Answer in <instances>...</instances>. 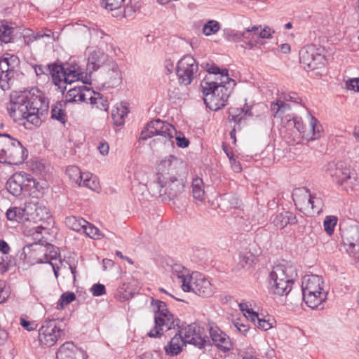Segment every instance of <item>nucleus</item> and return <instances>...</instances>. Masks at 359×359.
<instances>
[{"mask_svg":"<svg viewBox=\"0 0 359 359\" xmlns=\"http://www.w3.org/2000/svg\"><path fill=\"white\" fill-rule=\"evenodd\" d=\"M79 187H85L89 189L97 191L100 189V182L96 176L89 172H84Z\"/></svg>","mask_w":359,"mask_h":359,"instance_id":"42","label":"nucleus"},{"mask_svg":"<svg viewBox=\"0 0 359 359\" xmlns=\"http://www.w3.org/2000/svg\"><path fill=\"white\" fill-rule=\"evenodd\" d=\"M44 229H46V228L42 227L41 224H37L29 229L26 226L24 232L27 236H31L34 240L40 241L42 238L41 231Z\"/></svg>","mask_w":359,"mask_h":359,"instance_id":"55","label":"nucleus"},{"mask_svg":"<svg viewBox=\"0 0 359 359\" xmlns=\"http://www.w3.org/2000/svg\"><path fill=\"white\" fill-rule=\"evenodd\" d=\"M345 86L348 90L359 92V78L349 79L346 81Z\"/></svg>","mask_w":359,"mask_h":359,"instance_id":"60","label":"nucleus"},{"mask_svg":"<svg viewBox=\"0 0 359 359\" xmlns=\"http://www.w3.org/2000/svg\"><path fill=\"white\" fill-rule=\"evenodd\" d=\"M187 344L182 334L177 331L168 344L165 346L164 350L167 355L175 356L182 352Z\"/></svg>","mask_w":359,"mask_h":359,"instance_id":"27","label":"nucleus"},{"mask_svg":"<svg viewBox=\"0 0 359 359\" xmlns=\"http://www.w3.org/2000/svg\"><path fill=\"white\" fill-rule=\"evenodd\" d=\"M271 220L274 226L280 229H283L287 224H296L298 222L296 215L288 211H284L276 214L271 218Z\"/></svg>","mask_w":359,"mask_h":359,"instance_id":"28","label":"nucleus"},{"mask_svg":"<svg viewBox=\"0 0 359 359\" xmlns=\"http://www.w3.org/2000/svg\"><path fill=\"white\" fill-rule=\"evenodd\" d=\"M290 104L278 98L276 102L271 103V112L274 118H280L281 125L284 126L283 118L287 116V112L290 111Z\"/></svg>","mask_w":359,"mask_h":359,"instance_id":"29","label":"nucleus"},{"mask_svg":"<svg viewBox=\"0 0 359 359\" xmlns=\"http://www.w3.org/2000/svg\"><path fill=\"white\" fill-rule=\"evenodd\" d=\"M325 172L333 182L346 190H353L357 185V174L345 162H330L327 165Z\"/></svg>","mask_w":359,"mask_h":359,"instance_id":"9","label":"nucleus"},{"mask_svg":"<svg viewBox=\"0 0 359 359\" xmlns=\"http://www.w3.org/2000/svg\"><path fill=\"white\" fill-rule=\"evenodd\" d=\"M44 186L45 183L41 184L31 175L23 172L14 173L6 184L8 191L16 197L28 195L38 198Z\"/></svg>","mask_w":359,"mask_h":359,"instance_id":"4","label":"nucleus"},{"mask_svg":"<svg viewBox=\"0 0 359 359\" xmlns=\"http://www.w3.org/2000/svg\"><path fill=\"white\" fill-rule=\"evenodd\" d=\"M345 251L359 260V225L351 227L343 237Z\"/></svg>","mask_w":359,"mask_h":359,"instance_id":"18","label":"nucleus"},{"mask_svg":"<svg viewBox=\"0 0 359 359\" xmlns=\"http://www.w3.org/2000/svg\"><path fill=\"white\" fill-rule=\"evenodd\" d=\"M149 189L153 195H158L162 201H170L183 193L184 182L175 176L158 177L156 181L150 183Z\"/></svg>","mask_w":359,"mask_h":359,"instance_id":"7","label":"nucleus"},{"mask_svg":"<svg viewBox=\"0 0 359 359\" xmlns=\"http://www.w3.org/2000/svg\"><path fill=\"white\" fill-rule=\"evenodd\" d=\"M6 217L10 221H16L20 223L27 222V203L24 207H13L6 211Z\"/></svg>","mask_w":359,"mask_h":359,"instance_id":"34","label":"nucleus"},{"mask_svg":"<svg viewBox=\"0 0 359 359\" xmlns=\"http://www.w3.org/2000/svg\"><path fill=\"white\" fill-rule=\"evenodd\" d=\"M198 70V63L190 55L182 57L176 66V74L179 83L188 86L197 76Z\"/></svg>","mask_w":359,"mask_h":359,"instance_id":"11","label":"nucleus"},{"mask_svg":"<svg viewBox=\"0 0 359 359\" xmlns=\"http://www.w3.org/2000/svg\"><path fill=\"white\" fill-rule=\"evenodd\" d=\"M229 119L231 122H234L239 126L241 121L245 116H252L251 113V108L246 107L245 108H231L229 111Z\"/></svg>","mask_w":359,"mask_h":359,"instance_id":"36","label":"nucleus"},{"mask_svg":"<svg viewBox=\"0 0 359 359\" xmlns=\"http://www.w3.org/2000/svg\"><path fill=\"white\" fill-rule=\"evenodd\" d=\"M50 217L49 209L42 203H27V222L37 224L39 222H47Z\"/></svg>","mask_w":359,"mask_h":359,"instance_id":"15","label":"nucleus"},{"mask_svg":"<svg viewBox=\"0 0 359 359\" xmlns=\"http://www.w3.org/2000/svg\"><path fill=\"white\" fill-rule=\"evenodd\" d=\"M278 99L285 102H291L294 104H301L302 98L294 92H284L278 95Z\"/></svg>","mask_w":359,"mask_h":359,"instance_id":"54","label":"nucleus"},{"mask_svg":"<svg viewBox=\"0 0 359 359\" xmlns=\"http://www.w3.org/2000/svg\"><path fill=\"white\" fill-rule=\"evenodd\" d=\"M15 76L14 66L8 57L0 59V88L6 90L10 88Z\"/></svg>","mask_w":359,"mask_h":359,"instance_id":"23","label":"nucleus"},{"mask_svg":"<svg viewBox=\"0 0 359 359\" xmlns=\"http://www.w3.org/2000/svg\"><path fill=\"white\" fill-rule=\"evenodd\" d=\"M292 199L296 205H301L302 203L306 201L308 205H310L313 212H320L322 209V201L320 198L311 195L307 189H296L292 193Z\"/></svg>","mask_w":359,"mask_h":359,"instance_id":"17","label":"nucleus"},{"mask_svg":"<svg viewBox=\"0 0 359 359\" xmlns=\"http://www.w3.org/2000/svg\"><path fill=\"white\" fill-rule=\"evenodd\" d=\"M190 273V271L180 264H175L172 266V278L178 283L181 284L183 291L188 290L186 282V278Z\"/></svg>","mask_w":359,"mask_h":359,"instance_id":"31","label":"nucleus"},{"mask_svg":"<svg viewBox=\"0 0 359 359\" xmlns=\"http://www.w3.org/2000/svg\"><path fill=\"white\" fill-rule=\"evenodd\" d=\"M254 324L258 329L267 331L276 326V320L273 316L267 315L260 317L257 313V319Z\"/></svg>","mask_w":359,"mask_h":359,"instance_id":"43","label":"nucleus"},{"mask_svg":"<svg viewBox=\"0 0 359 359\" xmlns=\"http://www.w3.org/2000/svg\"><path fill=\"white\" fill-rule=\"evenodd\" d=\"M320 127L318 120L311 116L310 118V128L313 132L312 139H316L319 136Z\"/></svg>","mask_w":359,"mask_h":359,"instance_id":"58","label":"nucleus"},{"mask_svg":"<svg viewBox=\"0 0 359 359\" xmlns=\"http://www.w3.org/2000/svg\"><path fill=\"white\" fill-rule=\"evenodd\" d=\"M76 299V295L72 292H66L62 294L60 299L57 300L56 303L55 308L58 310L64 309V307L71 302H72Z\"/></svg>","mask_w":359,"mask_h":359,"instance_id":"48","label":"nucleus"},{"mask_svg":"<svg viewBox=\"0 0 359 359\" xmlns=\"http://www.w3.org/2000/svg\"><path fill=\"white\" fill-rule=\"evenodd\" d=\"M65 224L73 231L82 232L83 227L87 226L88 222L81 217L69 216L65 218Z\"/></svg>","mask_w":359,"mask_h":359,"instance_id":"41","label":"nucleus"},{"mask_svg":"<svg viewBox=\"0 0 359 359\" xmlns=\"http://www.w3.org/2000/svg\"><path fill=\"white\" fill-rule=\"evenodd\" d=\"M83 174L79 167L75 165L68 166L66 169V175L75 184L79 186L83 179Z\"/></svg>","mask_w":359,"mask_h":359,"instance_id":"45","label":"nucleus"},{"mask_svg":"<svg viewBox=\"0 0 359 359\" xmlns=\"http://www.w3.org/2000/svg\"><path fill=\"white\" fill-rule=\"evenodd\" d=\"M223 201L227 202L231 208H239L242 204L241 201L236 195L231 194H224Z\"/></svg>","mask_w":359,"mask_h":359,"instance_id":"57","label":"nucleus"},{"mask_svg":"<svg viewBox=\"0 0 359 359\" xmlns=\"http://www.w3.org/2000/svg\"><path fill=\"white\" fill-rule=\"evenodd\" d=\"M46 251V246L37 243L28 245L23 248L25 258L33 264L49 262Z\"/></svg>","mask_w":359,"mask_h":359,"instance_id":"20","label":"nucleus"},{"mask_svg":"<svg viewBox=\"0 0 359 359\" xmlns=\"http://www.w3.org/2000/svg\"><path fill=\"white\" fill-rule=\"evenodd\" d=\"M48 71L55 85L60 86L61 82H64V77L65 76L64 67L57 65H50L48 66Z\"/></svg>","mask_w":359,"mask_h":359,"instance_id":"44","label":"nucleus"},{"mask_svg":"<svg viewBox=\"0 0 359 359\" xmlns=\"http://www.w3.org/2000/svg\"><path fill=\"white\" fill-rule=\"evenodd\" d=\"M13 32V29L8 22H0V41L1 42H10L12 39Z\"/></svg>","mask_w":359,"mask_h":359,"instance_id":"46","label":"nucleus"},{"mask_svg":"<svg viewBox=\"0 0 359 359\" xmlns=\"http://www.w3.org/2000/svg\"><path fill=\"white\" fill-rule=\"evenodd\" d=\"M235 85V81L227 83L215 81L211 76L204 78L201 83V88L206 107L212 111L224 107Z\"/></svg>","mask_w":359,"mask_h":359,"instance_id":"2","label":"nucleus"},{"mask_svg":"<svg viewBox=\"0 0 359 359\" xmlns=\"http://www.w3.org/2000/svg\"><path fill=\"white\" fill-rule=\"evenodd\" d=\"M255 257L250 252H242L239 254V264L241 267H250L254 262Z\"/></svg>","mask_w":359,"mask_h":359,"instance_id":"53","label":"nucleus"},{"mask_svg":"<svg viewBox=\"0 0 359 359\" xmlns=\"http://www.w3.org/2000/svg\"><path fill=\"white\" fill-rule=\"evenodd\" d=\"M63 107L64 104L62 102H57L53 106L51 109L52 118L57 120L62 123L66 122V114Z\"/></svg>","mask_w":359,"mask_h":359,"instance_id":"47","label":"nucleus"},{"mask_svg":"<svg viewBox=\"0 0 359 359\" xmlns=\"http://www.w3.org/2000/svg\"><path fill=\"white\" fill-rule=\"evenodd\" d=\"M194 278L195 279V285L193 286L194 288H191L190 286H188V290H184V292H192L203 297H211L215 292V287L203 274L194 272Z\"/></svg>","mask_w":359,"mask_h":359,"instance_id":"16","label":"nucleus"},{"mask_svg":"<svg viewBox=\"0 0 359 359\" xmlns=\"http://www.w3.org/2000/svg\"><path fill=\"white\" fill-rule=\"evenodd\" d=\"M284 127L295 128L300 133L304 134L305 126L301 117L297 116L294 114H287L283 118Z\"/></svg>","mask_w":359,"mask_h":359,"instance_id":"39","label":"nucleus"},{"mask_svg":"<svg viewBox=\"0 0 359 359\" xmlns=\"http://www.w3.org/2000/svg\"><path fill=\"white\" fill-rule=\"evenodd\" d=\"M123 2L124 0H101L102 6L110 11L121 9Z\"/></svg>","mask_w":359,"mask_h":359,"instance_id":"56","label":"nucleus"},{"mask_svg":"<svg viewBox=\"0 0 359 359\" xmlns=\"http://www.w3.org/2000/svg\"><path fill=\"white\" fill-rule=\"evenodd\" d=\"M239 308L247 319L255 323L258 313L252 310L250 304H248L247 302H241L239 304Z\"/></svg>","mask_w":359,"mask_h":359,"instance_id":"49","label":"nucleus"},{"mask_svg":"<svg viewBox=\"0 0 359 359\" xmlns=\"http://www.w3.org/2000/svg\"><path fill=\"white\" fill-rule=\"evenodd\" d=\"M178 159L175 156L170 155L162 159L157 166L158 177H169L176 171Z\"/></svg>","mask_w":359,"mask_h":359,"instance_id":"26","label":"nucleus"},{"mask_svg":"<svg viewBox=\"0 0 359 359\" xmlns=\"http://www.w3.org/2000/svg\"><path fill=\"white\" fill-rule=\"evenodd\" d=\"M207 75L205 78H207L211 76V78H213L215 81H234L231 79L228 74V71L226 69H223L221 71L219 68L215 65H211L209 67H207Z\"/></svg>","mask_w":359,"mask_h":359,"instance_id":"37","label":"nucleus"},{"mask_svg":"<svg viewBox=\"0 0 359 359\" xmlns=\"http://www.w3.org/2000/svg\"><path fill=\"white\" fill-rule=\"evenodd\" d=\"M105 58L106 55L100 50H94L89 53L87 62V70L89 71L90 75L92 72L98 69L102 66Z\"/></svg>","mask_w":359,"mask_h":359,"instance_id":"30","label":"nucleus"},{"mask_svg":"<svg viewBox=\"0 0 359 359\" xmlns=\"http://www.w3.org/2000/svg\"><path fill=\"white\" fill-rule=\"evenodd\" d=\"M28 151L21 142L7 133H0V163L9 165L22 163Z\"/></svg>","mask_w":359,"mask_h":359,"instance_id":"6","label":"nucleus"},{"mask_svg":"<svg viewBox=\"0 0 359 359\" xmlns=\"http://www.w3.org/2000/svg\"><path fill=\"white\" fill-rule=\"evenodd\" d=\"M260 27L257 26V36H258V42L259 43V40L261 39H269L271 37L272 34L274 32L271 28L266 27L264 29H260Z\"/></svg>","mask_w":359,"mask_h":359,"instance_id":"59","label":"nucleus"},{"mask_svg":"<svg viewBox=\"0 0 359 359\" xmlns=\"http://www.w3.org/2000/svg\"><path fill=\"white\" fill-rule=\"evenodd\" d=\"M263 217V213L257 208L244 212L243 215L241 216V219L243 220L246 227L262 224L264 222Z\"/></svg>","mask_w":359,"mask_h":359,"instance_id":"32","label":"nucleus"},{"mask_svg":"<svg viewBox=\"0 0 359 359\" xmlns=\"http://www.w3.org/2000/svg\"><path fill=\"white\" fill-rule=\"evenodd\" d=\"M64 334V330L55 319L46 320L39 330V340L46 346H54Z\"/></svg>","mask_w":359,"mask_h":359,"instance_id":"12","label":"nucleus"},{"mask_svg":"<svg viewBox=\"0 0 359 359\" xmlns=\"http://www.w3.org/2000/svg\"><path fill=\"white\" fill-rule=\"evenodd\" d=\"M228 39L233 42H243V32L231 31L228 35Z\"/></svg>","mask_w":359,"mask_h":359,"instance_id":"64","label":"nucleus"},{"mask_svg":"<svg viewBox=\"0 0 359 359\" xmlns=\"http://www.w3.org/2000/svg\"><path fill=\"white\" fill-rule=\"evenodd\" d=\"M337 217L333 215L326 216L324 222L323 226L325 231L329 235L331 236L334 233V228L337 223Z\"/></svg>","mask_w":359,"mask_h":359,"instance_id":"51","label":"nucleus"},{"mask_svg":"<svg viewBox=\"0 0 359 359\" xmlns=\"http://www.w3.org/2000/svg\"><path fill=\"white\" fill-rule=\"evenodd\" d=\"M323 278L318 275L309 274L303 277L302 290L303 300L311 309H317L327 299Z\"/></svg>","mask_w":359,"mask_h":359,"instance_id":"5","label":"nucleus"},{"mask_svg":"<svg viewBox=\"0 0 359 359\" xmlns=\"http://www.w3.org/2000/svg\"><path fill=\"white\" fill-rule=\"evenodd\" d=\"M175 140L176 142L177 147L180 148H186L189 144V140L187 138H186L184 135H182L181 134L178 135L177 131L176 135L173 138V142Z\"/></svg>","mask_w":359,"mask_h":359,"instance_id":"61","label":"nucleus"},{"mask_svg":"<svg viewBox=\"0 0 359 359\" xmlns=\"http://www.w3.org/2000/svg\"><path fill=\"white\" fill-rule=\"evenodd\" d=\"M176 135L175 128L161 119L150 121L142 131L141 138L147 140L157 135L162 137L165 142H168L173 146V138Z\"/></svg>","mask_w":359,"mask_h":359,"instance_id":"10","label":"nucleus"},{"mask_svg":"<svg viewBox=\"0 0 359 359\" xmlns=\"http://www.w3.org/2000/svg\"><path fill=\"white\" fill-rule=\"evenodd\" d=\"M220 29L219 23L216 20H209L203 28V33L205 36H210L216 34Z\"/></svg>","mask_w":359,"mask_h":359,"instance_id":"52","label":"nucleus"},{"mask_svg":"<svg viewBox=\"0 0 359 359\" xmlns=\"http://www.w3.org/2000/svg\"><path fill=\"white\" fill-rule=\"evenodd\" d=\"M257 26L247 28L243 32V43L242 47L245 48H252L258 42V36L257 34Z\"/></svg>","mask_w":359,"mask_h":359,"instance_id":"33","label":"nucleus"},{"mask_svg":"<svg viewBox=\"0 0 359 359\" xmlns=\"http://www.w3.org/2000/svg\"><path fill=\"white\" fill-rule=\"evenodd\" d=\"M297 276V270L292 264L285 263L276 265L269 276L270 290L280 296L287 295L291 291Z\"/></svg>","mask_w":359,"mask_h":359,"instance_id":"3","label":"nucleus"},{"mask_svg":"<svg viewBox=\"0 0 359 359\" xmlns=\"http://www.w3.org/2000/svg\"><path fill=\"white\" fill-rule=\"evenodd\" d=\"M233 326L238 332L243 334H245L250 329L248 324L243 323L238 320L233 321Z\"/></svg>","mask_w":359,"mask_h":359,"instance_id":"63","label":"nucleus"},{"mask_svg":"<svg viewBox=\"0 0 359 359\" xmlns=\"http://www.w3.org/2000/svg\"><path fill=\"white\" fill-rule=\"evenodd\" d=\"M47 107L48 102L43 93L38 90H32L11 94L7 111L14 122L31 129L32 126L41 125L39 111Z\"/></svg>","mask_w":359,"mask_h":359,"instance_id":"1","label":"nucleus"},{"mask_svg":"<svg viewBox=\"0 0 359 359\" xmlns=\"http://www.w3.org/2000/svg\"><path fill=\"white\" fill-rule=\"evenodd\" d=\"M57 359H85L84 352L73 343L66 342L58 349Z\"/></svg>","mask_w":359,"mask_h":359,"instance_id":"25","label":"nucleus"},{"mask_svg":"<svg viewBox=\"0 0 359 359\" xmlns=\"http://www.w3.org/2000/svg\"><path fill=\"white\" fill-rule=\"evenodd\" d=\"M82 232L85 233L87 236L94 240H100L104 237V235L97 227L88 222L87 226L83 227Z\"/></svg>","mask_w":359,"mask_h":359,"instance_id":"50","label":"nucleus"},{"mask_svg":"<svg viewBox=\"0 0 359 359\" xmlns=\"http://www.w3.org/2000/svg\"><path fill=\"white\" fill-rule=\"evenodd\" d=\"M192 195L195 200L203 201L205 198V187L203 180L195 177L192 180Z\"/></svg>","mask_w":359,"mask_h":359,"instance_id":"40","label":"nucleus"},{"mask_svg":"<svg viewBox=\"0 0 359 359\" xmlns=\"http://www.w3.org/2000/svg\"><path fill=\"white\" fill-rule=\"evenodd\" d=\"M92 294L95 297H99L106 293L105 286L100 283L94 284L90 288Z\"/></svg>","mask_w":359,"mask_h":359,"instance_id":"62","label":"nucleus"},{"mask_svg":"<svg viewBox=\"0 0 359 359\" xmlns=\"http://www.w3.org/2000/svg\"><path fill=\"white\" fill-rule=\"evenodd\" d=\"M128 114V109L123 104H116L111 111V117L114 123L117 126H121L124 124V118Z\"/></svg>","mask_w":359,"mask_h":359,"instance_id":"38","label":"nucleus"},{"mask_svg":"<svg viewBox=\"0 0 359 359\" xmlns=\"http://www.w3.org/2000/svg\"><path fill=\"white\" fill-rule=\"evenodd\" d=\"M90 88L81 83L68 90L65 95V102H86L90 95Z\"/></svg>","mask_w":359,"mask_h":359,"instance_id":"24","label":"nucleus"},{"mask_svg":"<svg viewBox=\"0 0 359 359\" xmlns=\"http://www.w3.org/2000/svg\"><path fill=\"white\" fill-rule=\"evenodd\" d=\"M64 83L71 84L74 81H81L83 84H90V75L83 72L77 64H68L65 67Z\"/></svg>","mask_w":359,"mask_h":359,"instance_id":"21","label":"nucleus"},{"mask_svg":"<svg viewBox=\"0 0 359 359\" xmlns=\"http://www.w3.org/2000/svg\"><path fill=\"white\" fill-rule=\"evenodd\" d=\"M104 85L107 88L118 86L123 79L118 65L111 62L102 66Z\"/></svg>","mask_w":359,"mask_h":359,"instance_id":"19","label":"nucleus"},{"mask_svg":"<svg viewBox=\"0 0 359 359\" xmlns=\"http://www.w3.org/2000/svg\"><path fill=\"white\" fill-rule=\"evenodd\" d=\"M177 331L187 344H193L200 348H204L208 341V337L196 323H191L180 330L178 327Z\"/></svg>","mask_w":359,"mask_h":359,"instance_id":"14","label":"nucleus"},{"mask_svg":"<svg viewBox=\"0 0 359 359\" xmlns=\"http://www.w3.org/2000/svg\"><path fill=\"white\" fill-rule=\"evenodd\" d=\"M210 337L213 344L223 352H227L232 348L230 337L219 327L215 325H209Z\"/></svg>","mask_w":359,"mask_h":359,"instance_id":"22","label":"nucleus"},{"mask_svg":"<svg viewBox=\"0 0 359 359\" xmlns=\"http://www.w3.org/2000/svg\"><path fill=\"white\" fill-rule=\"evenodd\" d=\"M151 305L154 311V326L147 335L151 338H156L161 337L164 332L172 327L175 329V319L164 302L152 299Z\"/></svg>","mask_w":359,"mask_h":359,"instance_id":"8","label":"nucleus"},{"mask_svg":"<svg viewBox=\"0 0 359 359\" xmlns=\"http://www.w3.org/2000/svg\"><path fill=\"white\" fill-rule=\"evenodd\" d=\"M299 61L307 71L320 69L325 65L324 55L313 46L303 47L299 50Z\"/></svg>","mask_w":359,"mask_h":359,"instance_id":"13","label":"nucleus"},{"mask_svg":"<svg viewBox=\"0 0 359 359\" xmlns=\"http://www.w3.org/2000/svg\"><path fill=\"white\" fill-rule=\"evenodd\" d=\"M90 95L88 98V102L95 106L100 110L107 111L109 109V102L100 93L90 89Z\"/></svg>","mask_w":359,"mask_h":359,"instance_id":"35","label":"nucleus"}]
</instances>
